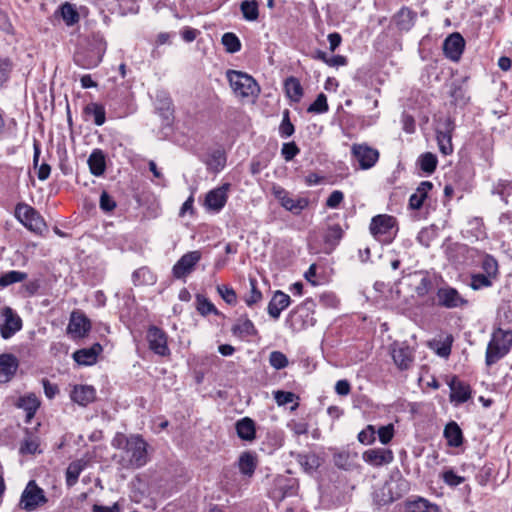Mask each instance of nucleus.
I'll return each mask as SVG.
<instances>
[{"label": "nucleus", "instance_id": "nucleus-32", "mask_svg": "<svg viewBox=\"0 0 512 512\" xmlns=\"http://www.w3.org/2000/svg\"><path fill=\"white\" fill-rule=\"evenodd\" d=\"M406 512H438L439 508L436 504L429 502L425 498H417L408 501L405 505Z\"/></svg>", "mask_w": 512, "mask_h": 512}, {"label": "nucleus", "instance_id": "nucleus-50", "mask_svg": "<svg viewBox=\"0 0 512 512\" xmlns=\"http://www.w3.org/2000/svg\"><path fill=\"white\" fill-rule=\"evenodd\" d=\"M294 130V125L291 123L289 118V111L285 110L279 127L280 135L284 138L290 137L294 133Z\"/></svg>", "mask_w": 512, "mask_h": 512}, {"label": "nucleus", "instance_id": "nucleus-17", "mask_svg": "<svg viewBox=\"0 0 512 512\" xmlns=\"http://www.w3.org/2000/svg\"><path fill=\"white\" fill-rule=\"evenodd\" d=\"M395 225L396 219L393 216L383 214L372 218L369 229L374 237L380 238L388 235Z\"/></svg>", "mask_w": 512, "mask_h": 512}, {"label": "nucleus", "instance_id": "nucleus-18", "mask_svg": "<svg viewBox=\"0 0 512 512\" xmlns=\"http://www.w3.org/2000/svg\"><path fill=\"white\" fill-rule=\"evenodd\" d=\"M465 46L464 38L459 33L449 35L443 44L445 55L452 61H458Z\"/></svg>", "mask_w": 512, "mask_h": 512}, {"label": "nucleus", "instance_id": "nucleus-3", "mask_svg": "<svg viewBox=\"0 0 512 512\" xmlns=\"http://www.w3.org/2000/svg\"><path fill=\"white\" fill-rule=\"evenodd\" d=\"M511 344L512 331L500 328L495 330L487 346L486 364L490 366L499 361L509 352Z\"/></svg>", "mask_w": 512, "mask_h": 512}, {"label": "nucleus", "instance_id": "nucleus-43", "mask_svg": "<svg viewBox=\"0 0 512 512\" xmlns=\"http://www.w3.org/2000/svg\"><path fill=\"white\" fill-rule=\"evenodd\" d=\"M61 16L68 26L74 25L79 21L77 10L68 2L61 6Z\"/></svg>", "mask_w": 512, "mask_h": 512}, {"label": "nucleus", "instance_id": "nucleus-49", "mask_svg": "<svg viewBox=\"0 0 512 512\" xmlns=\"http://www.w3.org/2000/svg\"><path fill=\"white\" fill-rule=\"evenodd\" d=\"M269 363L276 370L284 369L288 366V358L280 351H273L269 355Z\"/></svg>", "mask_w": 512, "mask_h": 512}, {"label": "nucleus", "instance_id": "nucleus-24", "mask_svg": "<svg viewBox=\"0 0 512 512\" xmlns=\"http://www.w3.org/2000/svg\"><path fill=\"white\" fill-rule=\"evenodd\" d=\"M290 304V296L282 291H276L268 304V313L278 319L281 312Z\"/></svg>", "mask_w": 512, "mask_h": 512}, {"label": "nucleus", "instance_id": "nucleus-10", "mask_svg": "<svg viewBox=\"0 0 512 512\" xmlns=\"http://www.w3.org/2000/svg\"><path fill=\"white\" fill-rule=\"evenodd\" d=\"M1 315L4 321L0 325V334L3 339H9L16 332L21 330L22 320L19 315L11 307L8 306L1 310Z\"/></svg>", "mask_w": 512, "mask_h": 512}, {"label": "nucleus", "instance_id": "nucleus-11", "mask_svg": "<svg viewBox=\"0 0 512 512\" xmlns=\"http://www.w3.org/2000/svg\"><path fill=\"white\" fill-rule=\"evenodd\" d=\"M272 193L280 204L288 211L300 213L308 206V200L305 198H292L289 193L280 186H273Z\"/></svg>", "mask_w": 512, "mask_h": 512}, {"label": "nucleus", "instance_id": "nucleus-56", "mask_svg": "<svg viewBox=\"0 0 512 512\" xmlns=\"http://www.w3.org/2000/svg\"><path fill=\"white\" fill-rule=\"evenodd\" d=\"M296 395L292 392L278 390L274 392V399L278 405H286L296 399Z\"/></svg>", "mask_w": 512, "mask_h": 512}, {"label": "nucleus", "instance_id": "nucleus-53", "mask_svg": "<svg viewBox=\"0 0 512 512\" xmlns=\"http://www.w3.org/2000/svg\"><path fill=\"white\" fill-rule=\"evenodd\" d=\"M251 290L249 295L245 298V302L248 306L259 302L262 298V293L257 289L256 280L250 279Z\"/></svg>", "mask_w": 512, "mask_h": 512}, {"label": "nucleus", "instance_id": "nucleus-48", "mask_svg": "<svg viewBox=\"0 0 512 512\" xmlns=\"http://www.w3.org/2000/svg\"><path fill=\"white\" fill-rule=\"evenodd\" d=\"M38 447V438L36 436L28 435L22 441L19 451L22 454H34L37 452Z\"/></svg>", "mask_w": 512, "mask_h": 512}, {"label": "nucleus", "instance_id": "nucleus-57", "mask_svg": "<svg viewBox=\"0 0 512 512\" xmlns=\"http://www.w3.org/2000/svg\"><path fill=\"white\" fill-rule=\"evenodd\" d=\"M394 435V428L392 424L382 426L378 429V437L382 444H387L391 441Z\"/></svg>", "mask_w": 512, "mask_h": 512}, {"label": "nucleus", "instance_id": "nucleus-29", "mask_svg": "<svg viewBox=\"0 0 512 512\" xmlns=\"http://www.w3.org/2000/svg\"><path fill=\"white\" fill-rule=\"evenodd\" d=\"M16 406L26 412V422H30L39 408L40 402L34 394H29L20 397Z\"/></svg>", "mask_w": 512, "mask_h": 512}, {"label": "nucleus", "instance_id": "nucleus-38", "mask_svg": "<svg viewBox=\"0 0 512 512\" xmlns=\"http://www.w3.org/2000/svg\"><path fill=\"white\" fill-rule=\"evenodd\" d=\"M28 277L27 273L21 271H8L0 276V287L5 288L14 283H19L26 280Z\"/></svg>", "mask_w": 512, "mask_h": 512}, {"label": "nucleus", "instance_id": "nucleus-41", "mask_svg": "<svg viewBox=\"0 0 512 512\" xmlns=\"http://www.w3.org/2000/svg\"><path fill=\"white\" fill-rule=\"evenodd\" d=\"M437 163V157L430 152L422 154L419 158L420 168L423 172L427 174H431L435 171Z\"/></svg>", "mask_w": 512, "mask_h": 512}, {"label": "nucleus", "instance_id": "nucleus-30", "mask_svg": "<svg viewBox=\"0 0 512 512\" xmlns=\"http://www.w3.org/2000/svg\"><path fill=\"white\" fill-rule=\"evenodd\" d=\"M416 13L407 7L401 8L394 16V22L400 30H410L415 22Z\"/></svg>", "mask_w": 512, "mask_h": 512}, {"label": "nucleus", "instance_id": "nucleus-44", "mask_svg": "<svg viewBox=\"0 0 512 512\" xmlns=\"http://www.w3.org/2000/svg\"><path fill=\"white\" fill-rule=\"evenodd\" d=\"M102 55L100 53L94 54L93 56L84 57L81 54H77L75 56V62L77 65L85 68V69H91L101 62Z\"/></svg>", "mask_w": 512, "mask_h": 512}, {"label": "nucleus", "instance_id": "nucleus-12", "mask_svg": "<svg viewBox=\"0 0 512 512\" xmlns=\"http://www.w3.org/2000/svg\"><path fill=\"white\" fill-rule=\"evenodd\" d=\"M91 329V322L80 311H73L70 315L67 332L72 338H84Z\"/></svg>", "mask_w": 512, "mask_h": 512}, {"label": "nucleus", "instance_id": "nucleus-23", "mask_svg": "<svg viewBox=\"0 0 512 512\" xmlns=\"http://www.w3.org/2000/svg\"><path fill=\"white\" fill-rule=\"evenodd\" d=\"M257 465V456L250 451L242 452L237 461L240 473L247 478H251L254 475Z\"/></svg>", "mask_w": 512, "mask_h": 512}, {"label": "nucleus", "instance_id": "nucleus-8", "mask_svg": "<svg viewBox=\"0 0 512 512\" xmlns=\"http://www.w3.org/2000/svg\"><path fill=\"white\" fill-rule=\"evenodd\" d=\"M351 154L353 159L359 163V167L363 170L372 168L379 159L378 150L367 144H353Z\"/></svg>", "mask_w": 512, "mask_h": 512}, {"label": "nucleus", "instance_id": "nucleus-39", "mask_svg": "<svg viewBox=\"0 0 512 512\" xmlns=\"http://www.w3.org/2000/svg\"><path fill=\"white\" fill-rule=\"evenodd\" d=\"M243 17L248 21H255L259 16L258 3L255 0H244L240 5Z\"/></svg>", "mask_w": 512, "mask_h": 512}, {"label": "nucleus", "instance_id": "nucleus-36", "mask_svg": "<svg viewBox=\"0 0 512 512\" xmlns=\"http://www.w3.org/2000/svg\"><path fill=\"white\" fill-rule=\"evenodd\" d=\"M342 237L343 229L341 226L339 224H333L328 226L324 235V241L331 248H334L336 245H338Z\"/></svg>", "mask_w": 512, "mask_h": 512}, {"label": "nucleus", "instance_id": "nucleus-55", "mask_svg": "<svg viewBox=\"0 0 512 512\" xmlns=\"http://www.w3.org/2000/svg\"><path fill=\"white\" fill-rule=\"evenodd\" d=\"M99 205L105 212H111L116 208L115 200L106 191L101 193Z\"/></svg>", "mask_w": 512, "mask_h": 512}, {"label": "nucleus", "instance_id": "nucleus-16", "mask_svg": "<svg viewBox=\"0 0 512 512\" xmlns=\"http://www.w3.org/2000/svg\"><path fill=\"white\" fill-rule=\"evenodd\" d=\"M363 460L374 467L390 464L394 460L393 452L385 448H373L363 453Z\"/></svg>", "mask_w": 512, "mask_h": 512}, {"label": "nucleus", "instance_id": "nucleus-2", "mask_svg": "<svg viewBox=\"0 0 512 512\" xmlns=\"http://www.w3.org/2000/svg\"><path fill=\"white\" fill-rule=\"evenodd\" d=\"M226 77L234 94L239 98H255L260 92V87L254 78L247 73L228 70Z\"/></svg>", "mask_w": 512, "mask_h": 512}, {"label": "nucleus", "instance_id": "nucleus-19", "mask_svg": "<svg viewBox=\"0 0 512 512\" xmlns=\"http://www.w3.org/2000/svg\"><path fill=\"white\" fill-rule=\"evenodd\" d=\"M18 366V360L14 355H0V383L9 382L15 375Z\"/></svg>", "mask_w": 512, "mask_h": 512}, {"label": "nucleus", "instance_id": "nucleus-22", "mask_svg": "<svg viewBox=\"0 0 512 512\" xmlns=\"http://www.w3.org/2000/svg\"><path fill=\"white\" fill-rule=\"evenodd\" d=\"M70 397L73 402L86 406L95 400L96 391L89 385H76L71 391Z\"/></svg>", "mask_w": 512, "mask_h": 512}, {"label": "nucleus", "instance_id": "nucleus-25", "mask_svg": "<svg viewBox=\"0 0 512 512\" xmlns=\"http://www.w3.org/2000/svg\"><path fill=\"white\" fill-rule=\"evenodd\" d=\"M432 187L433 184L430 181H422L417 187L415 193L410 196L409 207L414 210L420 209Z\"/></svg>", "mask_w": 512, "mask_h": 512}, {"label": "nucleus", "instance_id": "nucleus-62", "mask_svg": "<svg viewBox=\"0 0 512 512\" xmlns=\"http://www.w3.org/2000/svg\"><path fill=\"white\" fill-rule=\"evenodd\" d=\"M334 464L341 469H348L350 467L349 455L345 452L335 454Z\"/></svg>", "mask_w": 512, "mask_h": 512}, {"label": "nucleus", "instance_id": "nucleus-4", "mask_svg": "<svg viewBox=\"0 0 512 512\" xmlns=\"http://www.w3.org/2000/svg\"><path fill=\"white\" fill-rule=\"evenodd\" d=\"M47 502L44 490L34 480H30L21 494L19 508L26 512H33Z\"/></svg>", "mask_w": 512, "mask_h": 512}, {"label": "nucleus", "instance_id": "nucleus-40", "mask_svg": "<svg viewBox=\"0 0 512 512\" xmlns=\"http://www.w3.org/2000/svg\"><path fill=\"white\" fill-rule=\"evenodd\" d=\"M481 268L485 275L489 276L493 280L498 275V262L491 255H485L481 261Z\"/></svg>", "mask_w": 512, "mask_h": 512}, {"label": "nucleus", "instance_id": "nucleus-1", "mask_svg": "<svg viewBox=\"0 0 512 512\" xmlns=\"http://www.w3.org/2000/svg\"><path fill=\"white\" fill-rule=\"evenodd\" d=\"M111 444L114 448L121 450L119 464L123 468L137 469L144 466L148 461V444L141 435L126 436L118 432L112 439Z\"/></svg>", "mask_w": 512, "mask_h": 512}, {"label": "nucleus", "instance_id": "nucleus-58", "mask_svg": "<svg viewBox=\"0 0 512 512\" xmlns=\"http://www.w3.org/2000/svg\"><path fill=\"white\" fill-rule=\"evenodd\" d=\"M225 165V157L220 152H215L212 154L210 161L208 162V166L210 169L218 172Z\"/></svg>", "mask_w": 512, "mask_h": 512}, {"label": "nucleus", "instance_id": "nucleus-45", "mask_svg": "<svg viewBox=\"0 0 512 512\" xmlns=\"http://www.w3.org/2000/svg\"><path fill=\"white\" fill-rule=\"evenodd\" d=\"M493 279L484 273H475L471 275L470 287L473 290H480L492 286Z\"/></svg>", "mask_w": 512, "mask_h": 512}, {"label": "nucleus", "instance_id": "nucleus-6", "mask_svg": "<svg viewBox=\"0 0 512 512\" xmlns=\"http://www.w3.org/2000/svg\"><path fill=\"white\" fill-rule=\"evenodd\" d=\"M389 353L396 367L408 370L414 362V350L405 342H394L389 346Z\"/></svg>", "mask_w": 512, "mask_h": 512}, {"label": "nucleus", "instance_id": "nucleus-42", "mask_svg": "<svg viewBox=\"0 0 512 512\" xmlns=\"http://www.w3.org/2000/svg\"><path fill=\"white\" fill-rule=\"evenodd\" d=\"M221 42L228 53H236L241 49L239 38L232 32L223 34Z\"/></svg>", "mask_w": 512, "mask_h": 512}, {"label": "nucleus", "instance_id": "nucleus-51", "mask_svg": "<svg viewBox=\"0 0 512 512\" xmlns=\"http://www.w3.org/2000/svg\"><path fill=\"white\" fill-rule=\"evenodd\" d=\"M443 481L451 486L456 487L465 481V478L457 475L452 469H447L442 473Z\"/></svg>", "mask_w": 512, "mask_h": 512}, {"label": "nucleus", "instance_id": "nucleus-13", "mask_svg": "<svg viewBox=\"0 0 512 512\" xmlns=\"http://www.w3.org/2000/svg\"><path fill=\"white\" fill-rule=\"evenodd\" d=\"M455 129L451 118H446L441 129L436 130V138L439 150L443 155H450L453 152L452 133Z\"/></svg>", "mask_w": 512, "mask_h": 512}, {"label": "nucleus", "instance_id": "nucleus-46", "mask_svg": "<svg viewBox=\"0 0 512 512\" xmlns=\"http://www.w3.org/2000/svg\"><path fill=\"white\" fill-rule=\"evenodd\" d=\"M196 302H197V310L199 313L203 316H206L210 313L218 314V311L214 304L210 302L206 297L198 294L196 296Z\"/></svg>", "mask_w": 512, "mask_h": 512}, {"label": "nucleus", "instance_id": "nucleus-28", "mask_svg": "<svg viewBox=\"0 0 512 512\" xmlns=\"http://www.w3.org/2000/svg\"><path fill=\"white\" fill-rule=\"evenodd\" d=\"M90 172L94 176H101L106 169V157L102 150L95 149L88 158Z\"/></svg>", "mask_w": 512, "mask_h": 512}, {"label": "nucleus", "instance_id": "nucleus-61", "mask_svg": "<svg viewBox=\"0 0 512 512\" xmlns=\"http://www.w3.org/2000/svg\"><path fill=\"white\" fill-rule=\"evenodd\" d=\"M344 195L341 191L335 190L333 191L326 201V206L329 208H337L339 204L343 201Z\"/></svg>", "mask_w": 512, "mask_h": 512}, {"label": "nucleus", "instance_id": "nucleus-33", "mask_svg": "<svg viewBox=\"0 0 512 512\" xmlns=\"http://www.w3.org/2000/svg\"><path fill=\"white\" fill-rule=\"evenodd\" d=\"M86 461L83 459H78L69 464L66 469V484L68 487H73L81 474V472L86 467Z\"/></svg>", "mask_w": 512, "mask_h": 512}, {"label": "nucleus", "instance_id": "nucleus-7", "mask_svg": "<svg viewBox=\"0 0 512 512\" xmlns=\"http://www.w3.org/2000/svg\"><path fill=\"white\" fill-rule=\"evenodd\" d=\"M15 216L24 226L32 231H39L44 225L43 219L39 213L33 207L25 203L17 204Z\"/></svg>", "mask_w": 512, "mask_h": 512}, {"label": "nucleus", "instance_id": "nucleus-5", "mask_svg": "<svg viewBox=\"0 0 512 512\" xmlns=\"http://www.w3.org/2000/svg\"><path fill=\"white\" fill-rule=\"evenodd\" d=\"M435 301L437 306L446 309H461L468 305V300L456 288L448 284L437 289Z\"/></svg>", "mask_w": 512, "mask_h": 512}, {"label": "nucleus", "instance_id": "nucleus-37", "mask_svg": "<svg viewBox=\"0 0 512 512\" xmlns=\"http://www.w3.org/2000/svg\"><path fill=\"white\" fill-rule=\"evenodd\" d=\"M84 113L86 115H92L94 117V123L97 126H101L105 122V109L102 105L98 103H89L84 108Z\"/></svg>", "mask_w": 512, "mask_h": 512}, {"label": "nucleus", "instance_id": "nucleus-47", "mask_svg": "<svg viewBox=\"0 0 512 512\" xmlns=\"http://www.w3.org/2000/svg\"><path fill=\"white\" fill-rule=\"evenodd\" d=\"M329 109L328 103H327V97L324 93H320L315 101L308 107L307 111L309 113H325Z\"/></svg>", "mask_w": 512, "mask_h": 512}, {"label": "nucleus", "instance_id": "nucleus-64", "mask_svg": "<svg viewBox=\"0 0 512 512\" xmlns=\"http://www.w3.org/2000/svg\"><path fill=\"white\" fill-rule=\"evenodd\" d=\"M92 512H120V505L118 502H115L112 506L94 504Z\"/></svg>", "mask_w": 512, "mask_h": 512}, {"label": "nucleus", "instance_id": "nucleus-59", "mask_svg": "<svg viewBox=\"0 0 512 512\" xmlns=\"http://www.w3.org/2000/svg\"><path fill=\"white\" fill-rule=\"evenodd\" d=\"M358 440L363 444H371L375 440V429L368 425L366 429L358 434Z\"/></svg>", "mask_w": 512, "mask_h": 512}, {"label": "nucleus", "instance_id": "nucleus-34", "mask_svg": "<svg viewBox=\"0 0 512 512\" xmlns=\"http://www.w3.org/2000/svg\"><path fill=\"white\" fill-rule=\"evenodd\" d=\"M287 97L293 102H299L303 96V88L295 77H289L284 82Z\"/></svg>", "mask_w": 512, "mask_h": 512}, {"label": "nucleus", "instance_id": "nucleus-15", "mask_svg": "<svg viewBox=\"0 0 512 512\" xmlns=\"http://www.w3.org/2000/svg\"><path fill=\"white\" fill-rule=\"evenodd\" d=\"M229 190L230 184L224 183L220 187L209 191L205 198L207 208L216 212L220 211L227 202Z\"/></svg>", "mask_w": 512, "mask_h": 512}, {"label": "nucleus", "instance_id": "nucleus-54", "mask_svg": "<svg viewBox=\"0 0 512 512\" xmlns=\"http://www.w3.org/2000/svg\"><path fill=\"white\" fill-rule=\"evenodd\" d=\"M299 152L300 150L294 142L284 143L281 149V154L286 161H291Z\"/></svg>", "mask_w": 512, "mask_h": 512}, {"label": "nucleus", "instance_id": "nucleus-31", "mask_svg": "<svg viewBox=\"0 0 512 512\" xmlns=\"http://www.w3.org/2000/svg\"><path fill=\"white\" fill-rule=\"evenodd\" d=\"M444 437L447 444L451 447H459L463 442V434L459 425L452 421L449 422L444 429Z\"/></svg>", "mask_w": 512, "mask_h": 512}, {"label": "nucleus", "instance_id": "nucleus-26", "mask_svg": "<svg viewBox=\"0 0 512 512\" xmlns=\"http://www.w3.org/2000/svg\"><path fill=\"white\" fill-rule=\"evenodd\" d=\"M237 435L245 441H252L256 437V429L254 421L249 417H244L236 422L235 425Z\"/></svg>", "mask_w": 512, "mask_h": 512}, {"label": "nucleus", "instance_id": "nucleus-21", "mask_svg": "<svg viewBox=\"0 0 512 512\" xmlns=\"http://www.w3.org/2000/svg\"><path fill=\"white\" fill-rule=\"evenodd\" d=\"M102 350V346L99 343H95L89 348L75 351L73 353V359L80 365H93L96 363L97 357Z\"/></svg>", "mask_w": 512, "mask_h": 512}, {"label": "nucleus", "instance_id": "nucleus-14", "mask_svg": "<svg viewBox=\"0 0 512 512\" xmlns=\"http://www.w3.org/2000/svg\"><path fill=\"white\" fill-rule=\"evenodd\" d=\"M149 348L160 356L169 354L166 334L156 326H151L147 331Z\"/></svg>", "mask_w": 512, "mask_h": 512}, {"label": "nucleus", "instance_id": "nucleus-9", "mask_svg": "<svg viewBox=\"0 0 512 512\" xmlns=\"http://www.w3.org/2000/svg\"><path fill=\"white\" fill-rule=\"evenodd\" d=\"M200 251H190L185 253L173 266L172 274L176 279H184L191 274L197 263L201 260Z\"/></svg>", "mask_w": 512, "mask_h": 512}, {"label": "nucleus", "instance_id": "nucleus-27", "mask_svg": "<svg viewBox=\"0 0 512 512\" xmlns=\"http://www.w3.org/2000/svg\"><path fill=\"white\" fill-rule=\"evenodd\" d=\"M231 331L233 335L240 338L254 336L257 334V330L253 322L248 319L247 316H241L238 318Z\"/></svg>", "mask_w": 512, "mask_h": 512}, {"label": "nucleus", "instance_id": "nucleus-20", "mask_svg": "<svg viewBox=\"0 0 512 512\" xmlns=\"http://www.w3.org/2000/svg\"><path fill=\"white\" fill-rule=\"evenodd\" d=\"M449 387L451 390L450 400L451 402H456L457 404L466 402L471 397V389L470 386L456 377H453L449 383Z\"/></svg>", "mask_w": 512, "mask_h": 512}, {"label": "nucleus", "instance_id": "nucleus-60", "mask_svg": "<svg viewBox=\"0 0 512 512\" xmlns=\"http://www.w3.org/2000/svg\"><path fill=\"white\" fill-rule=\"evenodd\" d=\"M431 286H432L431 280L428 277H423L420 280L419 284L416 286L415 291L418 296L424 297L429 293Z\"/></svg>", "mask_w": 512, "mask_h": 512}, {"label": "nucleus", "instance_id": "nucleus-63", "mask_svg": "<svg viewBox=\"0 0 512 512\" xmlns=\"http://www.w3.org/2000/svg\"><path fill=\"white\" fill-rule=\"evenodd\" d=\"M42 383H43V388H44L45 395L49 399L54 398L55 395L59 392V389H58L57 385L52 384L49 380L43 379Z\"/></svg>", "mask_w": 512, "mask_h": 512}, {"label": "nucleus", "instance_id": "nucleus-52", "mask_svg": "<svg viewBox=\"0 0 512 512\" xmlns=\"http://www.w3.org/2000/svg\"><path fill=\"white\" fill-rule=\"evenodd\" d=\"M217 291L221 295L222 299L227 304L232 305V304L236 303L237 296H236L235 291L232 288L225 286V285H218Z\"/></svg>", "mask_w": 512, "mask_h": 512}, {"label": "nucleus", "instance_id": "nucleus-35", "mask_svg": "<svg viewBox=\"0 0 512 512\" xmlns=\"http://www.w3.org/2000/svg\"><path fill=\"white\" fill-rule=\"evenodd\" d=\"M134 285H153L156 282L155 275L147 267H141L132 275Z\"/></svg>", "mask_w": 512, "mask_h": 512}]
</instances>
